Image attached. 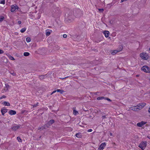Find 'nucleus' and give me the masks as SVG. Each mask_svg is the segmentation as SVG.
<instances>
[{"label": "nucleus", "instance_id": "nucleus-5", "mask_svg": "<svg viewBox=\"0 0 150 150\" xmlns=\"http://www.w3.org/2000/svg\"><path fill=\"white\" fill-rule=\"evenodd\" d=\"M54 122V120H51L50 121L48 122L45 125L46 127H48L49 126H50Z\"/></svg>", "mask_w": 150, "mask_h": 150}, {"label": "nucleus", "instance_id": "nucleus-20", "mask_svg": "<svg viewBox=\"0 0 150 150\" xmlns=\"http://www.w3.org/2000/svg\"><path fill=\"white\" fill-rule=\"evenodd\" d=\"M98 149L100 150L103 149V143H102L98 148Z\"/></svg>", "mask_w": 150, "mask_h": 150}, {"label": "nucleus", "instance_id": "nucleus-18", "mask_svg": "<svg viewBox=\"0 0 150 150\" xmlns=\"http://www.w3.org/2000/svg\"><path fill=\"white\" fill-rule=\"evenodd\" d=\"M16 8L15 6H12L11 7V11L12 12L15 11L16 10Z\"/></svg>", "mask_w": 150, "mask_h": 150}, {"label": "nucleus", "instance_id": "nucleus-15", "mask_svg": "<svg viewBox=\"0 0 150 150\" xmlns=\"http://www.w3.org/2000/svg\"><path fill=\"white\" fill-rule=\"evenodd\" d=\"M6 86L4 88V90L5 91H7L9 88V86L7 84H5Z\"/></svg>", "mask_w": 150, "mask_h": 150}, {"label": "nucleus", "instance_id": "nucleus-46", "mask_svg": "<svg viewBox=\"0 0 150 150\" xmlns=\"http://www.w3.org/2000/svg\"><path fill=\"white\" fill-rule=\"evenodd\" d=\"M1 112V113H2V115H4V114L5 113L4 112Z\"/></svg>", "mask_w": 150, "mask_h": 150}, {"label": "nucleus", "instance_id": "nucleus-37", "mask_svg": "<svg viewBox=\"0 0 150 150\" xmlns=\"http://www.w3.org/2000/svg\"><path fill=\"white\" fill-rule=\"evenodd\" d=\"M38 103H37L36 104H35L33 105V107H36L38 105Z\"/></svg>", "mask_w": 150, "mask_h": 150}, {"label": "nucleus", "instance_id": "nucleus-29", "mask_svg": "<svg viewBox=\"0 0 150 150\" xmlns=\"http://www.w3.org/2000/svg\"><path fill=\"white\" fill-rule=\"evenodd\" d=\"M17 139L18 140V141L19 142H22V140H21V138L19 137H17Z\"/></svg>", "mask_w": 150, "mask_h": 150}, {"label": "nucleus", "instance_id": "nucleus-4", "mask_svg": "<svg viewBox=\"0 0 150 150\" xmlns=\"http://www.w3.org/2000/svg\"><path fill=\"white\" fill-rule=\"evenodd\" d=\"M73 13L72 11L71 12V14L70 15H69L68 16V14H67V15H66V16H67V20H69L70 21L71 20V19L73 18Z\"/></svg>", "mask_w": 150, "mask_h": 150}, {"label": "nucleus", "instance_id": "nucleus-54", "mask_svg": "<svg viewBox=\"0 0 150 150\" xmlns=\"http://www.w3.org/2000/svg\"><path fill=\"white\" fill-rule=\"evenodd\" d=\"M149 50L150 51V48H149Z\"/></svg>", "mask_w": 150, "mask_h": 150}, {"label": "nucleus", "instance_id": "nucleus-45", "mask_svg": "<svg viewBox=\"0 0 150 150\" xmlns=\"http://www.w3.org/2000/svg\"><path fill=\"white\" fill-rule=\"evenodd\" d=\"M11 74L13 75V76H15L16 75V74L14 73H11Z\"/></svg>", "mask_w": 150, "mask_h": 150}, {"label": "nucleus", "instance_id": "nucleus-44", "mask_svg": "<svg viewBox=\"0 0 150 150\" xmlns=\"http://www.w3.org/2000/svg\"><path fill=\"white\" fill-rule=\"evenodd\" d=\"M21 21H19L18 22V24H20L21 23Z\"/></svg>", "mask_w": 150, "mask_h": 150}, {"label": "nucleus", "instance_id": "nucleus-40", "mask_svg": "<svg viewBox=\"0 0 150 150\" xmlns=\"http://www.w3.org/2000/svg\"><path fill=\"white\" fill-rule=\"evenodd\" d=\"M67 35L66 34H64L63 35V36L64 38H65L67 37Z\"/></svg>", "mask_w": 150, "mask_h": 150}, {"label": "nucleus", "instance_id": "nucleus-28", "mask_svg": "<svg viewBox=\"0 0 150 150\" xmlns=\"http://www.w3.org/2000/svg\"><path fill=\"white\" fill-rule=\"evenodd\" d=\"M73 113L74 115H76L79 114V112L77 111L74 110H73Z\"/></svg>", "mask_w": 150, "mask_h": 150}, {"label": "nucleus", "instance_id": "nucleus-51", "mask_svg": "<svg viewBox=\"0 0 150 150\" xmlns=\"http://www.w3.org/2000/svg\"><path fill=\"white\" fill-rule=\"evenodd\" d=\"M105 117L104 116L103 117H104V119H105Z\"/></svg>", "mask_w": 150, "mask_h": 150}, {"label": "nucleus", "instance_id": "nucleus-12", "mask_svg": "<svg viewBox=\"0 0 150 150\" xmlns=\"http://www.w3.org/2000/svg\"><path fill=\"white\" fill-rule=\"evenodd\" d=\"M46 35L47 36H49L51 34V33L52 32L51 30H46Z\"/></svg>", "mask_w": 150, "mask_h": 150}, {"label": "nucleus", "instance_id": "nucleus-42", "mask_svg": "<svg viewBox=\"0 0 150 150\" xmlns=\"http://www.w3.org/2000/svg\"><path fill=\"white\" fill-rule=\"evenodd\" d=\"M57 91V90H55L51 94V95H52V94H53L54 93H55Z\"/></svg>", "mask_w": 150, "mask_h": 150}, {"label": "nucleus", "instance_id": "nucleus-47", "mask_svg": "<svg viewBox=\"0 0 150 150\" xmlns=\"http://www.w3.org/2000/svg\"><path fill=\"white\" fill-rule=\"evenodd\" d=\"M106 145V144L105 142H104V147Z\"/></svg>", "mask_w": 150, "mask_h": 150}, {"label": "nucleus", "instance_id": "nucleus-30", "mask_svg": "<svg viewBox=\"0 0 150 150\" xmlns=\"http://www.w3.org/2000/svg\"><path fill=\"white\" fill-rule=\"evenodd\" d=\"M4 17L3 16H1L0 17V21L1 22L4 19Z\"/></svg>", "mask_w": 150, "mask_h": 150}, {"label": "nucleus", "instance_id": "nucleus-39", "mask_svg": "<svg viewBox=\"0 0 150 150\" xmlns=\"http://www.w3.org/2000/svg\"><path fill=\"white\" fill-rule=\"evenodd\" d=\"M69 76H67V77H65L64 78H60V79H62V80H64V79H66V78H69Z\"/></svg>", "mask_w": 150, "mask_h": 150}, {"label": "nucleus", "instance_id": "nucleus-32", "mask_svg": "<svg viewBox=\"0 0 150 150\" xmlns=\"http://www.w3.org/2000/svg\"><path fill=\"white\" fill-rule=\"evenodd\" d=\"M104 99L107 100H108V101H111V100L110 99L107 98L106 97H104Z\"/></svg>", "mask_w": 150, "mask_h": 150}, {"label": "nucleus", "instance_id": "nucleus-10", "mask_svg": "<svg viewBox=\"0 0 150 150\" xmlns=\"http://www.w3.org/2000/svg\"><path fill=\"white\" fill-rule=\"evenodd\" d=\"M8 113L11 115H14L16 114V112L14 110H11L9 111Z\"/></svg>", "mask_w": 150, "mask_h": 150}, {"label": "nucleus", "instance_id": "nucleus-49", "mask_svg": "<svg viewBox=\"0 0 150 150\" xmlns=\"http://www.w3.org/2000/svg\"><path fill=\"white\" fill-rule=\"evenodd\" d=\"M97 92H96V93H94L96 95H97Z\"/></svg>", "mask_w": 150, "mask_h": 150}, {"label": "nucleus", "instance_id": "nucleus-52", "mask_svg": "<svg viewBox=\"0 0 150 150\" xmlns=\"http://www.w3.org/2000/svg\"><path fill=\"white\" fill-rule=\"evenodd\" d=\"M149 80L150 81V75H149Z\"/></svg>", "mask_w": 150, "mask_h": 150}, {"label": "nucleus", "instance_id": "nucleus-35", "mask_svg": "<svg viewBox=\"0 0 150 150\" xmlns=\"http://www.w3.org/2000/svg\"><path fill=\"white\" fill-rule=\"evenodd\" d=\"M98 10L100 12H103V8L98 9Z\"/></svg>", "mask_w": 150, "mask_h": 150}, {"label": "nucleus", "instance_id": "nucleus-24", "mask_svg": "<svg viewBox=\"0 0 150 150\" xmlns=\"http://www.w3.org/2000/svg\"><path fill=\"white\" fill-rule=\"evenodd\" d=\"M57 92H60L61 94H62L64 92V91L63 90L59 89H57Z\"/></svg>", "mask_w": 150, "mask_h": 150}, {"label": "nucleus", "instance_id": "nucleus-8", "mask_svg": "<svg viewBox=\"0 0 150 150\" xmlns=\"http://www.w3.org/2000/svg\"><path fill=\"white\" fill-rule=\"evenodd\" d=\"M104 34L106 38L108 37L110 35L109 32L108 31L105 30L104 31Z\"/></svg>", "mask_w": 150, "mask_h": 150}, {"label": "nucleus", "instance_id": "nucleus-14", "mask_svg": "<svg viewBox=\"0 0 150 150\" xmlns=\"http://www.w3.org/2000/svg\"><path fill=\"white\" fill-rule=\"evenodd\" d=\"M123 49V47L122 45H120L118 48L117 49L119 52L121 51Z\"/></svg>", "mask_w": 150, "mask_h": 150}, {"label": "nucleus", "instance_id": "nucleus-22", "mask_svg": "<svg viewBox=\"0 0 150 150\" xmlns=\"http://www.w3.org/2000/svg\"><path fill=\"white\" fill-rule=\"evenodd\" d=\"M46 127L45 125L44 126H42L40 127H39L38 128V130H43L44 129H45V127Z\"/></svg>", "mask_w": 150, "mask_h": 150}, {"label": "nucleus", "instance_id": "nucleus-26", "mask_svg": "<svg viewBox=\"0 0 150 150\" xmlns=\"http://www.w3.org/2000/svg\"><path fill=\"white\" fill-rule=\"evenodd\" d=\"M54 48L56 50H58L59 49V47L58 45H56L54 47Z\"/></svg>", "mask_w": 150, "mask_h": 150}, {"label": "nucleus", "instance_id": "nucleus-27", "mask_svg": "<svg viewBox=\"0 0 150 150\" xmlns=\"http://www.w3.org/2000/svg\"><path fill=\"white\" fill-rule=\"evenodd\" d=\"M26 41L28 42H30L31 41L30 38L29 37L27 38H26Z\"/></svg>", "mask_w": 150, "mask_h": 150}, {"label": "nucleus", "instance_id": "nucleus-9", "mask_svg": "<svg viewBox=\"0 0 150 150\" xmlns=\"http://www.w3.org/2000/svg\"><path fill=\"white\" fill-rule=\"evenodd\" d=\"M130 109L132 110H134V111H138L139 110V108H137L136 106H134L131 107L130 108Z\"/></svg>", "mask_w": 150, "mask_h": 150}, {"label": "nucleus", "instance_id": "nucleus-34", "mask_svg": "<svg viewBox=\"0 0 150 150\" xmlns=\"http://www.w3.org/2000/svg\"><path fill=\"white\" fill-rule=\"evenodd\" d=\"M9 58H10V59H11L12 60H15V59H14V58L13 57H12V56H11V55H10L9 56Z\"/></svg>", "mask_w": 150, "mask_h": 150}, {"label": "nucleus", "instance_id": "nucleus-6", "mask_svg": "<svg viewBox=\"0 0 150 150\" xmlns=\"http://www.w3.org/2000/svg\"><path fill=\"white\" fill-rule=\"evenodd\" d=\"M20 125H15L11 127V129L13 131H15L20 128Z\"/></svg>", "mask_w": 150, "mask_h": 150}, {"label": "nucleus", "instance_id": "nucleus-7", "mask_svg": "<svg viewBox=\"0 0 150 150\" xmlns=\"http://www.w3.org/2000/svg\"><path fill=\"white\" fill-rule=\"evenodd\" d=\"M146 123V122H144L142 121L140 122H138L137 124V125L139 127H142V126L144 125Z\"/></svg>", "mask_w": 150, "mask_h": 150}, {"label": "nucleus", "instance_id": "nucleus-23", "mask_svg": "<svg viewBox=\"0 0 150 150\" xmlns=\"http://www.w3.org/2000/svg\"><path fill=\"white\" fill-rule=\"evenodd\" d=\"M23 55L25 56H28L30 55V53L28 52H25Z\"/></svg>", "mask_w": 150, "mask_h": 150}, {"label": "nucleus", "instance_id": "nucleus-48", "mask_svg": "<svg viewBox=\"0 0 150 150\" xmlns=\"http://www.w3.org/2000/svg\"><path fill=\"white\" fill-rule=\"evenodd\" d=\"M148 112L150 113V108H149V110H148Z\"/></svg>", "mask_w": 150, "mask_h": 150}, {"label": "nucleus", "instance_id": "nucleus-50", "mask_svg": "<svg viewBox=\"0 0 150 150\" xmlns=\"http://www.w3.org/2000/svg\"><path fill=\"white\" fill-rule=\"evenodd\" d=\"M139 76V75H136V76H137V77H138Z\"/></svg>", "mask_w": 150, "mask_h": 150}, {"label": "nucleus", "instance_id": "nucleus-2", "mask_svg": "<svg viewBox=\"0 0 150 150\" xmlns=\"http://www.w3.org/2000/svg\"><path fill=\"white\" fill-rule=\"evenodd\" d=\"M140 57L143 59L146 60L149 58V56L148 54L145 52H143L140 54Z\"/></svg>", "mask_w": 150, "mask_h": 150}, {"label": "nucleus", "instance_id": "nucleus-16", "mask_svg": "<svg viewBox=\"0 0 150 150\" xmlns=\"http://www.w3.org/2000/svg\"><path fill=\"white\" fill-rule=\"evenodd\" d=\"M111 52L112 54L114 55L116 54L117 53L119 52L117 50H115L112 51Z\"/></svg>", "mask_w": 150, "mask_h": 150}, {"label": "nucleus", "instance_id": "nucleus-31", "mask_svg": "<svg viewBox=\"0 0 150 150\" xmlns=\"http://www.w3.org/2000/svg\"><path fill=\"white\" fill-rule=\"evenodd\" d=\"M103 99V96L99 97L97 98V99L98 100H100L101 99Z\"/></svg>", "mask_w": 150, "mask_h": 150}, {"label": "nucleus", "instance_id": "nucleus-43", "mask_svg": "<svg viewBox=\"0 0 150 150\" xmlns=\"http://www.w3.org/2000/svg\"><path fill=\"white\" fill-rule=\"evenodd\" d=\"M92 131V130L91 129H89L88 130V132H91Z\"/></svg>", "mask_w": 150, "mask_h": 150}, {"label": "nucleus", "instance_id": "nucleus-11", "mask_svg": "<svg viewBox=\"0 0 150 150\" xmlns=\"http://www.w3.org/2000/svg\"><path fill=\"white\" fill-rule=\"evenodd\" d=\"M47 74L45 75H41L39 76V78L41 80H42L44 79L45 78V77L47 76Z\"/></svg>", "mask_w": 150, "mask_h": 150}, {"label": "nucleus", "instance_id": "nucleus-25", "mask_svg": "<svg viewBox=\"0 0 150 150\" xmlns=\"http://www.w3.org/2000/svg\"><path fill=\"white\" fill-rule=\"evenodd\" d=\"M26 30V28H23L20 31L22 33H24Z\"/></svg>", "mask_w": 150, "mask_h": 150}, {"label": "nucleus", "instance_id": "nucleus-38", "mask_svg": "<svg viewBox=\"0 0 150 150\" xmlns=\"http://www.w3.org/2000/svg\"><path fill=\"white\" fill-rule=\"evenodd\" d=\"M6 98V96H5L4 95H3L2 96H1L0 97V99H1L3 98Z\"/></svg>", "mask_w": 150, "mask_h": 150}, {"label": "nucleus", "instance_id": "nucleus-53", "mask_svg": "<svg viewBox=\"0 0 150 150\" xmlns=\"http://www.w3.org/2000/svg\"><path fill=\"white\" fill-rule=\"evenodd\" d=\"M110 135H112V134L111 133H110Z\"/></svg>", "mask_w": 150, "mask_h": 150}, {"label": "nucleus", "instance_id": "nucleus-19", "mask_svg": "<svg viewBox=\"0 0 150 150\" xmlns=\"http://www.w3.org/2000/svg\"><path fill=\"white\" fill-rule=\"evenodd\" d=\"M1 112L5 113L7 112V109L5 108H2L1 109Z\"/></svg>", "mask_w": 150, "mask_h": 150}, {"label": "nucleus", "instance_id": "nucleus-1", "mask_svg": "<svg viewBox=\"0 0 150 150\" xmlns=\"http://www.w3.org/2000/svg\"><path fill=\"white\" fill-rule=\"evenodd\" d=\"M147 142L146 141H142L141 142L139 146L143 150L145 148L147 145Z\"/></svg>", "mask_w": 150, "mask_h": 150}, {"label": "nucleus", "instance_id": "nucleus-3", "mask_svg": "<svg viewBox=\"0 0 150 150\" xmlns=\"http://www.w3.org/2000/svg\"><path fill=\"white\" fill-rule=\"evenodd\" d=\"M141 69L144 72L149 73L150 72V69L146 66H144L142 67Z\"/></svg>", "mask_w": 150, "mask_h": 150}, {"label": "nucleus", "instance_id": "nucleus-13", "mask_svg": "<svg viewBox=\"0 0 150 150\" xmlns=\"http://www.w3.org/2000/svg\"><path fill=\"white\" fill-rule=\"evenodd\" d=\"M2 104L5 106H10V104L8 103L6 101H4Z\"/></svg>", "mask_w": 150, "mask_h": 150}, {"label": "nucleus", "instance_id": "nucleus-33", "mask_svg": "<svg viewBox=\"0 0 150 150\" xmlns=\"http://www.w3.org/2000/svg\"><path fill=\"white\" fill-rule=\"evenodd\" d=\"M137 108H139V110L141 109L142 108H141V105H140V103L138 104L137 105Z\"/></svg>", "mask_w": 150, "mask_h": 150}, {"label": "nucleus", "instance_id": "nucleus-36", "mask_svg": "<svg viewBox=\"0 0 150 150\" xmlns=\"http://www.w3.org/2000/svg\"><path fill=\"white\" fill-rule=\"evenodd\" d=\"M5 3V0H3L1 1L0 4H4Z\"/></svg>", "mask_w": 150, "mask_h": 150}, {"label": "nucleus", "instance_id": "nucleus-17", "mask_svg": "<svg viewBox=\"0 0 150 150\" xmlns=\"http://www.w3.org/2000/svg\"><path fill=\"white\" fill-rule=\"evenodd\" d=\"M76 136L78 138H81L82 137L81 133L79 132L76 134Z\"/></svg>", "mask_w": 150, "mask_h": 150}, {"label": "nucleus", "instance_id": "nucleus-21", "mask_svg": "<svg viewBox=\"0 0 150 150\" xmlns=\"http://www.w3.org/2000/svg\"><path fill=\"white\" fill-rule=\"evenodd\" d=\"M141 105V108H142L145 105L146 103H140Z\"/></svg>", "mask_w": 150, "mask_h": 150}, {"label": "nucleus", "instance_id": "nucleus-41", "mask_svg": "<svg viewBox=\"0 0 150 150\" xmlns=\"http://www.w3.org/2000/svg\"><path fill=\"white\" fill-rule=\"evenodd\" d=\"M4 53V51L1 50L0 49V54H2Z\"/></svg>", "mask_w": 150, "mask_h": 150}]
</instances>
